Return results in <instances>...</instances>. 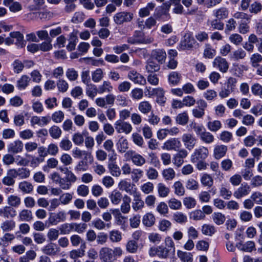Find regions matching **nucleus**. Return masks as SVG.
<instances>
[{
    "mask_svg": "<svg viewBox=\"0 0 262 262\" xmlns=\"http://www.w3.org/2000/svg\"><path fill=\"white\" fill-rule=\"evenodd\" d=\"M123 254V250L119 247L113 249L107 247L101 248L99 252V258L102 262H112Z\"/></svg>",
    "mask_w": 262,
    "mask_h": 262,
    "instance_id": "1",
    "label": "nucleus"
},
{
    "mask_svg": "<svg viewBox=\"0 0 262 262\" xmlns=\"http://www.w3.org/2000/svg\"><path fill=\"white\" fill-rule=\"evenodd\" d=\"M154 40V38L151 36H146L144 32L140 31H136L134 35L128 37L127 42L132 45L136 44H149Z\"/></svg>",
    "mask_w": 262,
    "mask_h": 262,
    "instance_id": "2",
    "label": "nucleus"
},
{
    "mask_svg": "<svg viewBox=\"0 0 262 262\" xmlns=\"http://www.w3.org/2000/svg\"><path fill=\"white\" fill-rule=\"evenodd\" d=\"M124 157L128 160H131L133 164L138 167H142L146 163V159L134 150H128Z\"/></svg>",
    "mask_w": 262,
    "mask_h": 262,
    "instance_id": "3",
    "label": "nucleus"
},
{
    "mask_svg": "<svg viewBox=\"0 0 262 262\" xmlns=\"http://www.w3.org/2000/svg\"><path fill=\"white\" fill-rule=\"evenodd\" d=\"M114 126L116 132L119 134L124 133L127 135L131 133L133 129V127L129 122L122 120H117L114 123Z\"/></svg>",
    "mask_w": 262,
    "mask_h": 262,
    "instance_id": "4",
    "label": "nucleus"
},
{
    "mask_svg": "<svg viewBox=\"0 0 262 262\" xmlns=\"http://www.w3.org/2000/svg\"><path fill=\"white\" fill-rule=\"evenodd\" d=\"M209 155V151L207 147L201 146L195 149L191 156V161L195 163L199 160H205Z\"/></svg>",
    "mask_w": 262,
    "mask_h": 262,
    "instance_id": "5",
    "label": "nucleus"
},
{
    "mask_svg": "<svg viewBox=\"0 0 262 262\" xmlns=\"http://www.w3.org/2000/svg\"><path fill=\"white\" fill-rule=\"evenodd\" d=\"M182 141L185 148L191 150L195 147L197 139L193 135L190 133H185L182 136Z\"/></svg>",
    "mask_w": 262,
    "mask_h": 262,
    "instance_id": "6",
    "label": "nucleus"
},
{
    "mask_svg": "<svg viewBox=\"0 0 262 262\" xmlns=\"http://www.w3.org/2000/svg\"><path fill=\"white\" fill-rule=\"evenodd\" d=\"M133 18V14L125 11L116 13L114 16V21L117 25H121L124 23L129 22Z\"/></svg>",
    "mask_w": 262,
    "mask_h": 262,
    "instance_id": "7",
    "label": "nucleus"
},
{
    "mask_svg": "<svg viewBox=\"0 0 262 262\" xmlns=\"http://www.w3.org/2000/svg\"><path fill=\"white\" fill-rule=\"evenodd\" d=\"M67 219L66 213L63 211L57 213H52L48 219L49 223L51 225H57L60 222H64Z\"/></svg>",
    "mask_w": 262,
    "mask_h": 262,
    "instance_id": "8",
    "label": "nucleus"
},
{
    "mask_svg": "<svg viewBox=\"0 0 262 262\" xmlns=\"http://www.w3.org/2000/svg\"><path fill=\"white\" fill-rule=\"evenodd\" d=\"M182 146L178 138H173L167 140L163 145L162 148L167 150L178 151Z\"/></svg>",
    "mask_w": 262,
    "mask_h": 262,
    "instance_id": "9",
    "label": "nucleus"
},
{
    "mask_svg": "<svg viewBox=\"0 0 262 262\" xmlns=\"http://www.w3.org/2000/svg\"><path fill=\"white\" fill-rule=\"evenodd\" d=\"M169 249L164 246H158L151 248L149 254L151 256L157 255L160 258H166L169 255Z\"/></svg>",
    "mask_w": 262,
    "mask_h": 262,
    "instance_id": "10",
    "label": "nucleus"
},
{
    "mask_svg": "<svg viewBox=\"0 0 262 262\" xmlns=\"http://www.w3.org/2000/svg\"><path fill=\"white\" fill-rule=\"evenodd\" d=\"M127 78L135 84L145 85L146 83V79L144 76L135 70L128 72Z\"/></svg>",
    "mask_w": 262,
    "mask_h": 262,
    "instance_id": "11",
    "label": "nucleus"
},
{
    "mask_svg": "<svg viewBox=\"0 0 262 262\" xmlns=\"http://www.w3.org/2000/svg\"><path fill=\"white\" fill-rule=\"evenodd\" d=\"M214 67L218 69L222 73H226L229 69V63L226 59L221 56L216 57L213 61Z\"/></svg>",
    "mask_w": 262,
    "mask_h": 262,
    "instance_id": "12",
    "label": "nucleus"
},
{
    "mask_svg": "<svg viewBox=\"0 0 262 262\" xmlns=\"http://www.w3.org/2000/svg\"><path fill=\"white\" fill-rule=\"evenodd\" d=\"M194 38L189 35H185L179 45V50H185L192 48L195 44Z\"/></svg>",
    "mask_w": 262,
    "mask_h": 262,
    "instance_id": "13",
    "label": "nucleus"
},
{
    "mask_svg": "<svg viewBox=\"0 0 262 262\" xmlns=\"http://www.w3.org/2000/svg\"><path fill=\"white\" fill-rule=\"evenodd\" d=\"M51 121L50 116L38 117L37 116H33L30 120L31 125L34 126L37 125L40 127L45 126L48 124Z\"/></svg>",
    "mask_w": 262,
    "mask_h": 262,
    "instance_id": "14",
    "label": "nucleus"
},
{
    "mask_svg": "<svg viewBox=\"0 0 262 262\" xmlns=\"http://www.w3.org/2000/svg\"><path fill=\"white\" fill-rule=\"evenodd\" d=\"M42 251L47 255L55 256L59 253L60 249L56 244L51 243L45 246Z\"/></svg>",
    "mask_w": 262,
    "mask_h": 262,
    "instance_id": "15",
    "label": "nucleus"
},
{
    "mask_svg": "<svg viewBox=\"0 0 262 262\" xmlns=\"http://www.w3.org/2000/svg\"><path fill=\"white\" fill-rule=\"evenodd\" d=\"M118 188L120 190L125 191L130 194L136 193V188L134 185L126 180H121L118 184Z\"/></svg>",
    "mask_w": 262,
    "mask_h": 262,
    "instance_id": "16",
    "label": "nucleus"
},
{
    "mask_svg": "<svg viewBox=\"0 0 262 262\" xmlns=\"http://www.w3.org/2000/svg\"><path fill=\"white\" fill-rule=\"evenodd\" d=\"M251 191L249 185L247 183L242 184L241 186L234 192L233 195L236 199H241L248 195Z\"/></svg>",
    "mask_w": 262,
    "mask_h": 262,
    "instance_id": "17",
    "label": "nucleus"
},
{
    "mask_svg": "<svg viewBox=\"0 0 262 262\" xmlns=\"http://www.w3.org/2000/svg\"><path fill=\"white\" fill-rule=\"evenodd\" d=\"M23 143L20 140H16L10 143L8 146V151L13 154L20 152L23 149Z\"/></svg>",
    "mask_w": 262,
    "mask_h": 262,
    "instance_id": "18",
    "label": "nucleus"
},
{
    "mask_svg": "<svg viewBox=\"0 0 262 262\" xmlns=\"http://www.w3.org/2000/svg\"><path fill=\"white\" fill-rule=\"evenodd\" d=\"M236 247L239 250L246 252H251L255 250V243L253 241H248L244 244L238 242L236 243Z\"/></svg>",
    "mask_w": 262,
    "mask_h": 262,
    "instance_id": "19",
    "label": "nucleus"
},
{
    "mask_svg": "<svg viewBox=\"0 0 262 262\" xmlns=\"http://www.w3.org/2000/svg\"><path fill=\"white\" fill-rule=\"evenodd\" d=\"M16 214V210L10 206H5L0 208V216L9 219L14 217Z\"/></svg>",
    "mask_w": 262,
    "mask_h": 262,
    "instance_id": "20",
    "label": "nucleus"
},
{
    "mask_svg": "<svg viewBox=\"0 0 262 262\" xmlns=\"http://www.w3.org/2000/svg\"><path fill=\"white\" fill-rule=\"evenodd\" d=\"M134 202L132 204L133 209L137 211L144 207V202L141 199L140 194L136 192L134 194Z\"/></svg>",
    "mask_w": 262,
    "mask_h": 262,
    "instance_id": "21",
    "label": "nucleus"
},
{
    "mask_svg": "<svg viewBox=\"0 0 262 262\" xmlns=\"http://www.w3.org/2000/svg\"><path fill=\"white\" fill-rule=\"evenodd\" d=\"M227 151V147L226 145H220L215 146L213 150V155L215 159H220L224 157Z\"/></svg>",
    "mask_w": 262,
    "mask_h": 262,
    "instance_id": "22",
    "label": "nucleus"
},
{
    "mask_svg": "<svg viewBox=\"0 0 262 262\" xmlns=\"http://www.w3.org/2000/svg\"><path fill=\"white\" fill-rule=\"evenodd\" d=\"M151 55L153 58L157 60L160 63L164 62L166 57V52L162 49L153 50Z\"/></svg>",
    "mask_w": 262,
    "mask_h": 262,
    "instance_id": "23",
    "label": "nucleus"
},
{
    "mask_svg": "<svg viewBox=\"0 0 262 262\" xmlns=\"http://www.w3.org/2000/svg\"><path fill=\"white\" fill-rule=\"evenodd\" d=\"M85 248V244L84 243L81 246V248L76 250H73L69 253L70 257L73 259L76 260L79 257H82L85 254L84 249Z\"/></svg>",
    "mask_w": 262,
    "mask_h": 262,
    "instance_id": "24",
    "label": "nucleus"
},
{
    "mask_svg": "<svg viewBox=\"0 0 262 262\" xmlns=\"http://www.w3.org/2000/svg\"><path fill=\"white\" fill-rule=\"evenodd\" d=\"M246 56V52L242 48L233 51L229 56L230 58L234 61H238L241 59H243Z\"/></svg>",
    "mask_w": 262,
    "mask_h": 262,
    "instance_id": "25",
    "label": "nucleus"
},
{
    "mask_svg": "<svg viewBox=\"0 0 262 262\" xmlns=\"http://www.w3.org/2000/svg\"><path fill=\"white\" fill-rule=\"evenodd\" d=\"M10 36L12 38L16 39L15 45L18 47H23L25 45L24 40V36L20 32H13L10 33Z\"/></svg>",
    "mask_w": 262,
    "mask_h": 262,
    "instance_id": "26",
    "label": "nucleus"
},
{
    "mask_svg": "<svg viewBox=\"0 0 262 262\" xmlns=\"http://www.w3.org/2000/svg\"><path fill=\"white\" fill-rule=\"evenodd\" d=\"M18 220L21 222H30L33 219L32 212L28 209H23L18 214Z\"/></svg>",
    "mask_w": 262,
    "mask_h": 262,
    "instance_id": "27",
    "label": "nucleus"
},
{
    "mask_svg": "<svg viewBox=\"0 0 262 262\" xmlns=\"http://www.w3.org/2000/svg\"><path fill=\"white\" fill-rule=\"evenodd\" d=\"M108 168L110 173L114 177H118L121 175V171L115 161L108 162Z\"/></svg>",
    "mask_w": 262,
    "mask_h": 262,
    "instance_id": "28",
    "label": "nucleus"
},
{
    "mask_svg": "<svg viewBox=\"0 0 262 262\" xmlns=\"http://www.w3.org/2000/svg\"><path fill=\"white\" fill-rule=\"evenodd\" d=\"M109 198L112 204L118 205L123 199L121 193L118 190L115 189L112 191L109 195Z\"/></svg>",
    "mask_w": 262,
    "mask_h": 262,
    "instance_id": "29",
    "label": "nucleus"
},
{
    "mask_svg": "<svg viewBox=\"0 0 262 262\" xmlns=\"http://www.w3.org/2000/svg\"><path fill=\"white\" fill-rule=\"evenodd\" d=\"M92 225L97 229L102 230L105 228L110 229L111 227V223H105L102 220L97 219L92 222Z\"/></svg>",
    "mask_w": 262,
    "mask_h": 262,
    "instance_id": "30",
    "label": "nucleus"
},
{
    "mask_svg": "<svg viewBox=\"0 0 262 262\" xmlns=\"http://www.w3.org/2000/svg\"><path fill=\"white\" fill-rule=\"evenodd\" d=\"M113 90V86L109 81H104L98 88L99 94L111 93Z\"/></svg>",
    "mask_w": 262,
    "mask_h": 262,
    "instance_id": "31",
    "label": "nucleus"
},
{
    "mask_svg": "<svg viewBox=\"0 0 262 262\" xmlns=\"http://www.w3.org/2000/svg\"><path fill=\"white\" fill-rule=\"evenodd\" d=\"M189 121V116L187 112L179 114L176 117V122L177 124L184 126Z\"/></svg>",
    "mask_w": 262,
    "mask_h": 262,
    "instance_id": "32",
    "label": "nucleus"
},
{
    "mask_svg": "<svg viewBox=\"0 0 262 262\" xmlns=\"http://www.w3.org/2000/svg\"><path fill=\"white\" fill-rule=\"evenodd\" d=\"M30 81V78L28 76L26 75H23L20 78L17 80L16 86L20 90H24L29 85Z\"/></svg>",
    "mask_w": 262,
    "mask_h": 262,
    "instance_id": "33",
    "label": "nucleus"
},
{
    "mask_svg": "<svg viewBox=\"0 0 262 262\" xmlns=\"http://www.w3.org/2000/svg\"><path fill=\"white\" fill-rule=\"evenodd\" d=\"M108 237L112 243H118L122 239V233L118 230H113L108 232Z\"/></svg>",
    "mask_w": 262,
    "mask_h": 262,
    "instance_id": "34",
    "label": "nucleus"
},
{
    "mask_svg": "<svg viewBox=\"0 0 262 262\" xmlns=\"http://www.w3.org/2000/svg\"><path fill=\"white\" fill-rule=\"evenodd\" d=\"M229 12L225 7H221L213 11L214 16L218 19H223L228 16Z\"/></svg>",
    "mask_w": 262,
    "mask_h": 262,
    "instance_id": "35",
    "label": "nucleus"
},
{
    "mask_svg": "<svg viewBox=\"0 0 262 262\" xmlns=\"http://www.w3.org/2000/svg\"><path fill=\"white\" fill-rule=\"evenodd\" d=\"M155 217L151 213H147L143 215L142 223L146 227H151L155 223Z\"/></svg>",
    "mask_w": 262,
    "mask_h": 262,
    "instance_id": "36",
    "label": "nucleus"
},
{
    "mask_svg": "<svg viewBox=\"0 0 262 262\" xmlns=\"http://www.w3.org/2000/svg\"><path fill=\"white\" fill-rule=\"evenodd\" d=\"M19 189L25 193H30L33 189V186L32 184L27 181H23L19 183L18 185Z\"/></svg>",
    "mask_w": 262,
    "mask_h": 262,
    "instance_id": "37",
    "label": "nucleus"
},
{
    "mask_svg": "<svg viewBox=\"0 0 262 262\" xmlns=\"http://www.w3.org/2000/svg\"><path fill=\"white\" fill-rule=\"evenodd\" d=\"M131 199L127 195H125L123 198V203L121 205V211L123 213H128L130 209V203Z\"/></svg>",
    "mask_w": 262,
    "mask_h": 262,
    "instance_id": "38",
    "label": "nucleus"
},
{
    "mask_svg": "<svg viewBox=\"0 0 262 262\" xmlns=\"http://www.w3.org/2000/svg\"><path fill=\"white\" fill-rule=\"evenodd\" d=\"M7 203L9 206L18 207L21 204L20 197L15 195H11L7 199Z\"/></svg>",
    "mask_w": 262,
    "mask_h": 262,
    "instance_id": "39",
    "label": "nucleus"
},
{
    "mask_svg": "<svg viewBox=\"0 0 262 262\" xmlns=\"http://www.w3.org/2000/svg\"><path fill=\"white\" fill-rule=\"evenodd\" d=\"M97 93H98V90L96 85L92 83L86 85V94L89 97L94 99Z\"/></svg>",
    "mask_w": 262,
    "mask_h": 262,
    "instance_id": "40",
    "label": "nucleus"
},
{
    "mask_svg": "<svg viewBox=\"0 0 262 262\" xmlns=\"http://www.w3.org/2000/svg\"><path fill=\"white\" fill-rule=\"evenodd\" d=\"M201 183L204 186L210 188L213 185V180L210 174L204 173L201 178Z\"/></svg>",
    "mask_w": 262,
    "mask_h": 262,
    "instance_id": "41",
    "label": "nucleus"
},
{
    "mask_svg": "<svg viewBox=\"0 0 262 262\" xmlns=\"http://www.w3.org/2000/svg\"><path fill=\"white\" fill-rule=\"evenodd\" d=\"M181 79V75L177 72H171L168 75V81L172 85L178 84Z\"/></svg>",
    "mask_w": 262,
    "mask_h": 262,
    "instance_id": "42",
    "label": "nucleus"
},
{
    "mask_svg": "<svg viewBox=\"0 0 262 262\" xmlns=\"http://www.w3.org/2000/svg\"><path fill=\"white\" fill-rule=\"evenodd\" d=\"M213 222L217 225H221L224 223L226 217L224 214L220 212H214L212 215Z\"/></svg>",
    "mask_w": 262,
    "mask_h": 262,
    "instance_id": "43",
    "label": "nucleus"
},
{
    "mask_svg": "<svg viewBox=\"0 0 262 262\" xmlns=\"http://www.w3.org/2000/svg\"><path fill=\"white\" fill-rule=\"evenodd\" d=\"M117 149L119 152H125L128 148V142L126 139L121 138L117 144Z\"/></svg>",
    "mask_w": 262,
    "mask_h": 262,
    "instance_id": "44",
    "label": "nucleus"
},
{
    "mask_svg": "<svg viewBox=\"0 0 262 262\" xmlns=\"http://www.w3.org/2000/svg\"><path fill=\"white\" fill-rule=\"evenodd\" d=\"M157 189L159 196L162 198L166 197L170 192L169 188L162 183L158 184Z\"/></svg>",
    "mask_w": 262,
    "mask_h": 262,
    "instance_id": "45",
    "label": "nucleus"
},
{
    "mask_svg": "<svg viewBox=\"0 0 262 262\" xmlns=\"http://www.w3.org/2000/svg\"><path fill=\"white\" fill-rule=\"evenodd\" d=\"M154 93L157 96V102L162 104L165 103L166 98L164 97V92L162 89L158 88L154 89Z\"/></svg>",
    "mask_w": 262,
    "mask_h": 262,
    "instance_id": "46",
    "label": "nucleus"
},
{
    "mask_svg": "<svg viewBox=\"0 0 262 262\" xmlns=\"http://www.w3.org/2000/svg\"><path fill=\"white\" fill-rule=\"evenodd\" d=\"M202 233L205 235L212 236L216 232V229L213 225L204 224L202 227Z\"/></svg>",
    "mask_w": 262,
    "mask_h": 262,
    "instance_id": "47",
    "label": "nucleus"
},
{
    "mask_svg": "<svg viewBox=\"0 0 262 262\" xmlns=\"http://www.w3.org/2000/svg\"><path fill=\"white\" fill-rule=\"evenodd\" d=\"M250 61L252 67L256 68L259 66V63L262 61V56L257 53H254L250 57Z\"/></svg>",
    "mask_w": 262,
    "mask_h": 262,
    "instance_id": "48",
    "label": "nucleus"
},
{
    "mask_svg": "<svg viewBox=\"0 0 262 262\" xmlns=\"http://www.w3.org/2000/svg\"><path fill=\"white\" fill-rule=\"evenodd\" d=\"M178 256L182 262H192V255L190 253L179 250L177 253Z\"/></svg>",
    "mask_w": 262,
    "mask_h": 262,
    "instance_id": "49",
    "label": "nucleus"
},
{
    "mask_svg": "<svg viewBox=\"0 0 262 262\" xmlns=\"http://www.w3.org/2000/svg\"><path fill=\"white\" fill-rule=\"evenodd\" d=\"M207 127L209 130L212 132H216L222 127V123L219 120L209 121L207 123Z\"/></svg>",
    "mask_w": 262,
    "mask_h": 262,
    "instance_id": "50",
    "label": "nucleus"
},
{
    "mask_svg": "<svg viewBox=\"0 0 262 262\" xmlns=\"http://www.w3.org/2000/svg\"><path fill=\"white\" fill-rule=\"evenodd\" d=\"M173 220L178 223L183 224L187 221V217L181 212H177L172 215Z\"/></svg>",
    "mask_w": 262,
    "mask_h": 262,
    "instance_id": "51",
    "label": "nucleus"
},
{
    "mask_svg": "<svg viewBox=\"0 0 262 262\" xmlns=\"http://www.w3.org/2000/svg\"><path fill=\"white\" fill-rule=\"evenodd\" d=\"M138 110L142 113L147 114L150 112L151 105L148 101H142L139 104Z\"/></svg>",
    "mask_w": 262,
    "mask_h": 262,
    "instance_id": "52",
    "label": "nucleus"
},
{
    "mask_svg": "<svg viewBox=\"0 0 262 262\" xmlns=\"http://www.w3.org/2000/svg\"><path fill=\"white\" fill-rule=\"evenodd\" d=\"M15 227V223L13 220H7L4 222L1 225V228L4 231L13 230Z\"/></svg>",
    "mask_w": 262,
    "mask_h": 262,
    "instance_id": "53",
    "label": "nucleus"
},
{
    "mask_svg": "<svg viewBox=\"0 0 262 262\" xmlns=\"http://www.w3.org/2000/svg\"><path fill=\"white\" fill-rule=\"evenodd\" d=\"M49 132L51 137L55 139H58L62 134L61 129L56 125H53L51 127Z\"/></svg>",
    "mask_w": 262,
    "mask_h": 262,
    "instance_id": "54",
    "label": "nucleus"
},
{
    "mask_svg": "<svg viewBox=\"0 0 262 262\" xmlns=\"http://www.w3.org/2000/svg\"><path fill=\"white\" fill-rule=\"evenodd\" d=\"M143 171L139 168H135L132 170L131 178L133 181L137 182L143 176Z\"/></svg>",
    "mask_w": 262,
    "mask_h": 262,
    "instance_id": "55",
    "label": "nucleus"
},
{
    "mask_svg": "<svg viewBox=\"0 0 262 262\" xmlns=\"http://www.w3.org/2000/svg\"><path fill=\"white\" fill-rule=\"evenodd\" d=\"M103 78V72L101 69H97L92 73V79L94 82H100Z\"/></svg>",
    "mask_w": 262,
    "mask_h": 262,
    "instance_id": "56",
    "label": "nucleus"
},
{
    "mask_svg": "<svg viewBox=\"0 0 262 262\" xmlns=\"http://www.w3.org/2000/svg\"><path fill=\"white\" fill-rule=\"evenodd\" d=\"M174 189V193L179 196H183L184 195L185 190V188L180 181L176 182L173 186Z\"/></svg>",
    "mask_w": 262,
    "mask_h": 262,
    "instance_id": "57",
    "label": "nucleus"
},
{
    "mask_svg": "<svg viewBox=\"0 0 262 262\" xmlns=\"http://www.w3.org/2000/svg\"><path fill=\"white\" fill-rule=\"evenodd\" d=\"M162 176L163 178L167 181L172 180L176 176V173L173 168H168L162 171Z\"/></svg>",
    "mask_w": 262,
    "mask_h": 262,
    "instance_id": "58",
    "label": "nucleus"
},
{
    "mask_svg": "<svg viewBox=\"0 0 262 262\" xmlns=\"http://www.w3.org/2000/svg\"><path fill=\"white\" fill-rule=\"evenodd\" d=\"M125 247L126 251L130 253H136L138 248L137 242L134 240L129 241Z\"/></svg>",
    "mask_w": 262,
    "mask_h": 262,
    "instance_id": "59",
    "label": "nucleus"
},
{
    "mask_svg": "<svg viewBox=\"0 0 262 262\" xmlns=\"http://www.w3.org/2000/svg\"><path fill=\"white\" fill-rule=\"evenodd\" d=\"M216 54L215 50L213 49L210 45H207L204 51L203 55L204 57L206 58L211 59Z\"/></svg>",
    "mask_w": 262,
    "mask_h": 262,
    "instance_id": "60",
    "label": "nucleus"
},
{
    "mask_svg": "<svg viewBox=\"0 0 262 262\" xmlns=\"http://www.w3.org/2000/svg\"><path fill=\"white\" fill-rule=\"evenodd\" d=\"M58 230L55 228H51L47 233V237L50 241H54L58 239L59 234Z\"/></svg>",
    "mask_w": 262,
    "mask_h": 262,
    "instance_id": "61",
    "label": "nucleus"
},
{
    "mask_svg": "<svg viewBox=\"0 0 262 262\" xmlns=\"http://www.w3.org/2000/svg\"><path fill=\"white\" fill-rule=\"evenodd\" d=\"M200 138L202 141L207 144L212 143L214 140L213 135L206 131L200 137Z\"/></svg>",
    "mask_w": 262,
    "mask_h": 262,
    "instance_id": "62",
    "label": "nucleus"
},
{
    "mask_svg": "<svg viewBox=\"0 0 262 262\" xmlns=\"http://www.w3.org/2000/svg\"><path fill=\"white\" fill-rule=\"evenodd\" d=\"M168 205L169 208L173 210H179L182 207L181 201L175 198L170 199L168 201Z\"/></svg>",
    "mask_w": 262,
    "mask_h": 262,
    "instance_id": "63",
    "label": "nucleus"
},
{
    "mask_svg": "<svg viewBox=\"0 0 262 262\" xmlns=\"http://www.w3.org/2000/svg\"><path fill=\"white\" fill-rule=\"evenodd\" d=\"M146 174L149 180H156L158 178L159 174L158 171L152 167H149L146 170Z\"/></svg>",
    "mask_w": 262,
    "mask_h": 262,
    "instance_id": "64",
    "label": "nucleus"
}]
</instances>
